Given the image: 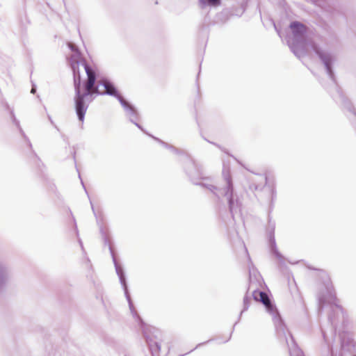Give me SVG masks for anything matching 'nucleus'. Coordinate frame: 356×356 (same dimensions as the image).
Instances as JSON below:
<instances>
[{"mask_svg":"<svg viewBox=\"0 0 356 356\" xmlns=\"http://www.w3.org/2000/svg\"><path fill=\"white\" fill-rule=\"evenodd\" d=\"M85 70L88 76V79L85 84V92L82 93L80 90V81L75 86V108L78 118L81 122H83L84 115L88 108V106L86 104V99L94 94H101V92H99L98 88L95 87L96 80L95 71L87 65H85Z\"/></svg>","mask_w":356,"mask_h":356,"instance_id":"obj_1","label":"nucleus"},{"mask_svg":"<svg viewBox=\"0 0 356 356\" xmlns=\"http://www.w3.org/2000/svg\"><path fill=\"white\" fill-rule=\"evenodd\" d=\"M103 84L105 88V92L106 94L117 97L121 102V103L125 104L122 97L118 92L113 84L107 81H104Z\"/></svg>","mask_w":356,"mask_h":356,"instance_id":"obj_2","label":"nucleus"},{"mask_svg":"<svg viewBox=\"0 0 356 356\" xmlns=\"http://www.w3.org/2000/svg\"><path fill=\"white\" fill-rule=\"evenodd\" d=\"M253 296L255 300L262 302L268 309H270L272 307L270 300L265 292L254 291Z\"/></svg>","mask_w":356,"mask_h":356,"instance_id":"obj_3","label":"nucleus"},{"mask_svg":"<svg viewBox=\"0 0 356 356\" xmlns=\"http://www.w3.org/2000/svg\"><path fill=\"white\" fill-rule=\"evenodd\" d=\"M290 28L291 29L295 37L302 36L307 30L305 25L297 22L291 23Z\"/></svg>","mask_w":356,"mask_h":356,"instance_id":"obj_4","label":"nucleus"},{"mask_svg":"<svg viewBox=\"0 0 356 356\" xmlns=\"http://www.w3.org/2000/svg\"><path fill=\"white\" fill-rule=\"evenodd\" d=\"M208 3L213 6H219L220 3V0H207Z\"/></svg>","mask_w":356,"mask_h":356,"instance_id":"obj_5","label":"nucleus"},{"mask_svg":"<svg viewBox=\"0 0 356 356\" xmlns=\"http://www.w3.org/2000/svg\"><path fill=\"white\" fill-rule=\"evenodd\" d=\"M31 92H35V90H34V89H32V90H31Z\"/></svg>","mask_w":356,"mask_h":356,"instance_id":"obj_6","label":"nucleus"}]
</instances>
